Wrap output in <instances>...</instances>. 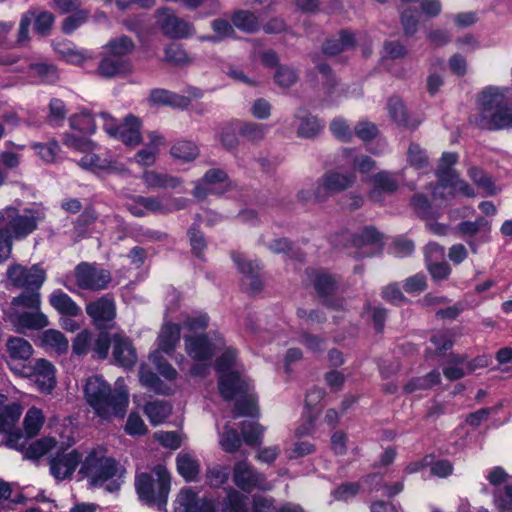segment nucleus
I'll use <instances>...</instances> for the list:
<instances>
[{
  "label": "nucleus",
  "mask_w": 512,
  "mask_h": 512,
  "mask_svg": "<svg viewBox=\"0 0 512 512\" xmlns=\"http://www.w3.org/2000/svg\"><path fill=\"white\" fill-rule=\"evenodd\" d=\"M237 351L226 348L216 361V370L219 374V391L227 400L236 399L234 415L258 416L256 396L250 379L236 362Z\"/></svg>",
  "instance_id": "obj_1"
},
{
  "label": "nucleus",
  "mask_w": 512,
  "mask_h": 512,
  "mask_svg": "<svg viewBox=\"0 0 512 512\" xmlns=\"http://www.w3.org/2000/svg\"><path fill=\"white\" fill-rule=\"evenodd\" d=\"M78 474L87 480L90 488H102L116 493L124 483L125 470L102 447L84 450L82 465Z\"/></svg>",
  "instance_id": "obj_2"
},
{
  "label": "nucleus",
  "mask_w": 512,
  "mask_h": 512,
  "mask_svg": "<svg viewBox=\"0 0 512 512\" xmlns=\"http://www.w3.org/2000/svg\"><path fill=\"white\" fill-rule=\"evenodd\" d=\"M87 403L102 419L123 417L129 403V392L123 379L116 380L114 388L98 375L89 377L84 386Z\"/></svg>",
  "instance_id": "obj_3"
},
{
  "label": "nucleus",
  "mask_w": 512,
  "mask_h": 512,
  "mask_svg": "<svg viewBox=\"0 0 512 512\" xmlns=\"http://www.w3.org/2000/svg\"><path fill=\"white\" fill-rule=\"evenodd\" d=\"M42 218L39 210H24L20 214L16 209L8 207L0 211V221L7 222L6 227L0 229V263L9 258L12 240L27 237L37 228Z\"/></svg>",
  "instance_id": "obj_4"
},
{
  "label": "nucleus",
  "mask_w": 512,
  "mask_h": 512,
  "mask_svg": "<svg viewBox=\"0 0 512 512\" xmlns=\"http://www.w3.org/2000/svg\"><path fill=\"white\" fill-rule=\"evenodd\" d=\"M170 487V473L162 464L154 466L149 472L137 474L135 478L139 500L160 511L166 510Z\"/></svg>",
  "instance_id": "obj_5"
},
{
  "label": "nucleus",
  "mask_w": 512,
  "mask_h": 512,
  "mask_svg": "<svg viewBox=\"0 0 512 512\" xmlns=\"http://www.w3.org/2000/svg\"><path fill=\"white\" fill-rule=\"evenodd\" d=\"M477 124L488 130L512 127V109L504 103V93L497 87H486L479 94Z\"/></svg>",
  "instance_id": "obj_6"
},
{
  "label": "nucleus",
  "mask_w": 512,
  "mask_h": 512,
  "mask_svg": "<svg viewBox=\"0 0 512 512\" xmlns=\"http://www.w3.org/2000/svg\"><path fill=\"white\" fill-rule=\"evenodd\" d=\"M456 153H443L437 169L439 184L433 191V204L441 206L443 201H447L450 196L462 194L467 197H474L475 193L465 181L460 179L452 166L457 162Z\"/></svg>",
  "instance_id": "obj_7"
},
{
  "label": "nucleus",
  "mask_w": 512,
  "mask_h": 512,
  "mask_svg": "<svg viewBox=\"0 0 512 512\" xmlns=\"http://www.w3.org/2000/svg\"><path fill=\"white\" fill-rule=\"evenodd\" d=\"M99 117L103 122V130L109 137L121 141L125 146L132 148L142 142V122L137 116L128 114L122 122H119L107 112L100 113Z\"/></svg>",
  "instance_id": "obj_8"
},
{
  "label": "nucleus",
  "mask_w": 512,
  "mask_h": 512,
  "mask_svg": "<svg viewBox=\"0 0 512 512\" xmlns=\"http://www.w3.org/2000/svg\"><path fill=\"white\" fill-rule=\"evenodd\" d=\"M111 281L110 272L97 264L81 262L72 275L66 277L64 285L73 291L72 285L82 290L98 291L107 288Z\"/></svg>",
  "instance_id": "obj_9"
},
{
  "label": "nucleus",
  "mask_w": 512,
  "mask_h": 512,
  "mask_svg": "<svg viewBox=\"0 0 512 512\" xmlns=\"http://www.w3.org/2000/svg\"><path fill=\"white\" fill-rule=\"evenodd\" d=\"M354 181L355 177L353 174L328 173L317 182L313 195H310L309 192L301 191L300 197L303 200H310L314 197L316 201H325L332 194L349 188Z\"/></svg>",
  "instance_id": "obj_10"
},
{
  "label": "nucleus",
  "mask_w": 512,
  "mask_h": 512,
  "mask_svg": "<svg viewBox=\"0 0 512 512\" xmlns=\"http://www.w3.org/2000/svg\"><path fill=\"white\" fill-rule=\"evenodd\" d=\"M8 365L15 374L34 377L35 385L43 393H50L56 385L55 368L45 359H37L33 366H24L21 369L13 366L11 362Z\"/></svg>",
  "instance_id": "obj_11"
},
{
  "label": "nucleus",
  "mask_w": 512,
  "mask_h": 512,
  "mask_svg": "<svg viewBox=\"0 0 512 512\" xmlns=\"http://www.w3.org/2000/svg\"><path fill=\"white\" fill-rule=\"evenodd\" d=\"M84 450L72 449L56 453L49 460V471L57 481L72 479L76 468L82 465Z\"/></svg>",
  "instance_id": "obj_12"
},
{
  "label": "nucleus",
  "mask_w": 512,
  "mask_h": 512,
  "mask_svg": "<svg viewBox=\"0 0 512 512\" xmlns=\"http://www.w3.org/2000/svg\"><path fill=\"white\" fill-rule=\"evenodd\" d=\"M224 348L225 343L220 336H194V375L202 374L209 366L211 357Z\"/></svg>",
  "instance_id": "obj_13"
},
{
  "label": "nucleus",
  "mask_w": 512,
  "mask_h": 512,
  "mask_svg": "<svg viewBox=\"0 0 512 512\" xmlns=\"http://www.w3.org/2000/svg\"><path fill=\"white\" fill-rule=\"evenodd\" d=\"M233 481L239 489L245 492H251L254 489L267 491L272 488L265 476L246 461H239L234 465Z\"/></svg>",
  "instance_id": "obj_14"
},
{
  "label": "nucleus",
  "mask_w": 512,
  "mask_h": 512,
  "mask_svg": "<svg viewBox=\"0 0 512 512\" xmlns=\"http://www.w3.org/2000/svg\"><path fill=\"white\" fill-rule=\"evenodd\" d=\"M7 277L14 286L34 291L43 285L46 273L37 265L30 268L13 265L7 270Z\"/></svg>",
  "instance_id": "obj_15"
},
{
  "label": "nucleus",
  "mask_w": 512,
  "mask_h": 512,
  "mask_svg": "<svg viewBox=\"0 0 512 512\" xmlns=\"http://www.w3.org/2000/svg\"><path fill=\"white\" fill-rule=\"evenodd\" d=\"M156 26L170 38H184L189 35L188 22L179 18L169 8H159L155 12Z\"/></svg>",
  "instance_id": "obj_16"
},
{
  "label": "nucleus",
  "mask_w": 512,
  "mask_h": 512,
  "mask_svg": "<svg viewBox=\"0 0 512 512\" xmlns=\"http://www.w3.org/2000/svg\"><path fill=\"white\" fill-rule=\"evenodd\" d=\"M13 316L17 320H46L40 311V296L38 293L22 294L11 302Z\"/></svg>",
  "instance_id": "obj_17"
},
{
  "label": "nucleus",
  "mask_w": 512,
  "mask_h": 512,
  "mask_svg": "<svg viewBox=\"0 0 512 512\" xmlns=\"http://www.w3.org/2000/svg\"><path fill=\"white\" fill-rule=\"evenodd\" d=\"M77 164L80 168L98 175L103 173L122 174L126 172L122 164L108 158H102L94 153L93 150L85 152Z\"/></svg>",
  "instance_id": "obj_18"
},
{
  "label": "nucleus",
  "mask_w": 512,
  "mask_h": 512,
  "mask_svg": "<svg viewBox=\"0 0 512 512\" xmlns=\"http://www.w3.org/2000/svg\"><path fill=\"white\" fill-rule=\"evenodd\" d=\"M230 188V181L225 172L217 169L208 171L194 191V197L209 194H223Z\"/></svg>",
  "instance_id": "obj_19"
},
{
  "label": "nucleus",
  "mask_w": 512,
  "mask_h": 512,
  "mask_svg": "<svg viewBox=\"0 0 512 512\" xmlns=\"http://www.w3.org/2000/svg\"><path fill=\"white\" fill-rule=\"evenodd\" d=\"M232 258L240 273L244 275L243 286L252 294L259 292L262 288V281L258 277L260 265L256 261L247 260L242 254L233 253Z\"/></svg>",
  "instance_id": "obj_20"
},
{
  "label": "nucleus",
  "mask_w": 512,
  "mask_h": 512,
  "mask_svg": "<svg viewBox=\"0 0 512 512\" xmlns=\"http://www.w3.org/2000/svg\"><path fill=\"white\" fill-rule=\"evenodd\" d=\"M131 60H122L102 51V57L97 67V74L104 78L124 77L131 73Z\"/></svg>",
  "instance_id": "obj_21"
},
{
  "label": "nucleus",
  "mask_w": 512,
  "mask_h": 512,
  "mask_svg": "<svg viewBox=\"0 0 512 512\" xmlns=\"http://www.w3.org/2000/svg\"><path fill=\"white\" fill-rule=\"evenodd\" d=\"M113 357L115 361L125 367L131 368L137 362V353L131 340L122 334L112 337Z\"/></svg>",
  "instance_id": "obj_22"
},
{
  "label": "nucleus",
  "mask_w": 512,
  "mask_h": 512,
  "mask_svg": "<svg viewBox=\"0 0 512 512\" xmlns=\"http://www.w3.org/2000/svg\"><path fill=\"white\" fill-rule=\"evenodd\" d=\"M147 102L151 107L171 106L186 108L190 104V99L163 88H155L150 91Z\"/></svg>",
  "instance_id": "obj_23"
},
{
  "label": "nucleus",
  "mask_w": 512,
  "mask_h": 512,
  "mask_svg": "<svg viewBox=\"0 0 512 512\" xmlns=\"http://www.w3.org/2000/svg\"><path fill=\"white\" fill-rule=\"evenodd\" d=\"M324 395H325V392L321 388H313L307 393L306 399H305V406L308 410L309 415H308L307 421L304 424L300 425L296 429L297 436L301 437V436L309 435L313 432V430H314L313 419L319 411L318 405L323 400Z\"/></svg>",
  "instance_id": "obj_24"
},
{
  "label": "nucleus",
  "mask_w": 512,
  "mask_h": 512,
  "mask_svg": "<svg viewBox=\"0 0 512 512\" xmlns=\"http://www.w3.org/2000/svg\"><path fill=\"white\" fill-rule=\"evenodd\" d=\"M370 181L372 188L369 197L375 202L382 200L383 193H392L398 188V181L395 176L386 171L375 174Z\"/></svg>",
  "instance_id": "obj_25"
},
{
  "label": "nucleus",
  "mask_w": 512,
  "mask_h": 512,
  "mask_svg": "<svg viewBox=\"0 0 512 512\" xmlns=\"http://www.w3.org/2000/svg\"><path fill=\"white\" fill-rule=\"evenodd\" d=\"M54 50L63 60L73 65H81L93 58L88 50L79 49L69 41L55 42Z\"/></svg>",
  "instance_id": "obj_26"
},
{
  "label": "nucleus",
  "mask_w": 512,
  "mask_h": 512,
  "mask_svg": "<svg viewBox=\"0 0 512 512\" xmlns=\"http://www.w3.org/2000/svg\"><path fill=\"white\" fill-rule=\"evenodd\" d=\"M180 336V326L177 323H165L157 338V351H159V354L163 352L167 355H172L176 345L180 342Z\"/></svg>",
  "instance_id": "obj_27"
},
{
  "label": "nucleus",
  "mask_w": 512,
  "mask_h": 512,
  "mask_svg": "<svg viewBox=\"0 0 512 512\" xmlns=\"http://www.w3.org/2000/svg\"><path fill=\"white\" fill-rule=\"evenodd\" d=\"M86 312L93 320H113L116 317V306L113 299L101 297L86 306Z\"/></svg>",
  "instance_id": "obj_28"
},
{
  "label": "nucleus",
  "mask_w": 512,
  "mask_h": 512,
  "mask_svg": "<svg viewBox=\"0 0 512 512\" xmlns=\"http://www.w3.org/2000/svg\"><path fill=\"white\" fill-rule=\"evenodd\" d=\"M313 285L325 305L333 307L334 304L330 301V298L335 296L338 291V284L335 279L327 273L317 272L314 276Z\"/></svg>",
  "instance_id": "obj_29"
},
{
  "label": "nucleus",
  "mask_w": 512,
  "mask_h": 512,
  "mask_svg": "<svg viewBox=\"0 0 512 512\" xmlns=\"http://www.w3.org/2000/svg\"><path fill=\"white\" fill-rule=\"evenodd\" d=\"M7 398L0 394V431L9 432L22 414V407L18 403L6 405Z\"/></svg>",
  "instance_id": "obj_30"
},
{
  "label": "nucleus",
  "mask_w": 512,
  "mask_h": 512,
  "mask_svg": "<svg viewBox=\"0 0 512 512\" xmlns=\"http://www.w3.org/2000/svg\"><path fill=\"white\" fill-rule=\"evenodd\" d=\"M139 379L143 386L157 394L169 395L173 393L172 386L165 384L153 371H151L145 365L140 367Z\"/></svg>",
  "instance_id": "obj_31"
},
{
  "label": "nucleus",
  "mask_w": 512,
  "mask_h": 512,
  "mask_svg": "<svg viewBox=\"0 0 512 512\" xmlns=\"http://www.w3.org/2000/svg\"><path fill=\"white\" fill-rule=\"evenodd\" d=\"M50 304L62 315L76 317L80 314V307L63 291L55 290L49 298Z\"/></svg>",
  "instance_id": "obj_32"
},
{
  "label": "nucleus",
  "mask_w": 512,
  "mask_h": 512,
  "mask_svg": "<svg viewBox=\"0 0 512 512\" xmlns=\"http://www.w3.org/2000/svg\"><path fill=\"white\" fill-rule=\"evenodd\" d=\"M39 344L45 349L53 350L57 353H64L68 349V340L58 330H45L38 335Z\"/></svg>",
  "instance_id": "obj_33"
},
{
  "label": "nucleus",
  "mask_w": 512,
  "mask_h": 512,
  "mask_svg": "<svg viewBox=\"0 0 512 512\" xmlns=\"http://www.w3.org/2000/svg\"><path fill=\"white\" fill-rule=\"evenodd\" d=\"M135 45L127 36L111 39L104 46L103 50L109 55L122 60H130L129 55L134 51Z\"/></svg>",
  "instance_id": "obj_34"
},
{
  "label": "nucleus",
  "mask_w": 512,
  "mask_h": 512,
  "mask_svg": "<svg viewBox=\"0 0 512 512\" xmlns=\"http://www.w3.org/2000/svg\"><path fill=\"white\" fill-rule=\"evenodd\" d=\"M295 118L299 121L297 134L300 137L312 138L322 129L320 121L315 116L310 115L304 110H299L295 115Z\"/></svg>",
  "instance_id": "obj_35"
},
{
  "label": "nucleus",
  "mask_w": 512,
  "mask_h": 512,
  "mask_svg": "<svg viewBox=\"0 0 512 512\" xmlns=\"http://www.w3.org/2000/svg\"><path fill=\"white\" fill-rule=\"evenodd\" d=\"M141 203L145 208L146 214L167 213L183 207L180 201H171L166 197H141Z\"/></svg>",
  "instance_id": "obj_36"
},
{
  "label": "nucleus",
  "mask_w": 512,
  "mask_h": 512,
  "mask_svg": "<svg viewBox=\"0 0 512 512\" xmlns=\"http://www.w3.org/2000/svg\"><path fill=\"white\" fill-rule=\"evenodd\" d=\"M172 407L167 401L154 400L144 406V413L154 426L162 424L171 414Z\"/></svg>",
  "instance_id": "obj_37"
},
{
  "label": "nucleus",
  "mask_w": 512,
  "mask_h": 512,
  "mask_svg": "<svg viewBox=\"0 0 512 512\" xmlns=\"http://www.w3.org/2000/svg\"><path fill=\"white\" fill-rule=\"evenodd\" d=\"M6 350L11 361L28 360L33 354V348L31 344L20 337H11L6 342Z\"/></svg>",
  "instance_id": "obj_38"
},
{
  "label": "nucleus",
  "mask_w": 512,
  "mask_h": 512,
  "mask_svg": "<svg viewBox=\"0 0 512 512\" xmlns=\"http://www.w3.org/2000/svg\"><path fill=\"white\" fill-rule=\"evenodd\" d=\"M466 356L451 354L443 368V374L446 379L455 381L463 378L467 373Z\"/></svg>",
  "instance_id": "obj_39"
},
{
  "label": "nucleus",
  "mask_w": 512,
  "mask_h": 512,
  "mask_svg": "<svg viewBox=\"0 0 512 512\" xmlns=\"http://www.w3.org/2000/svg\"><path fill=\"white\" fill-rule=\"evenodd\" d=\"M57 440L53 437H42L32 442L24 450V458L37 460L45 456L47 453L52 451L57 446Z\"/></svg>",
  "instance_id": "obj_40"
},
{
  "label": "nucleus",
  "mask_w": 512,
  "mask_h": 512,
  "mask_svg": "<svg viewBox=\"0 0 512 512\" xmlns=\"http://www.w3.org/2000/svg\"><path fill=\"white\" fill-rule=\"evenodd\" d=\"M381 239L382 235L375 228L366 227L354 237L353 242L357 247L375 246L364 253L365 256H369L379 249Z\"/></svg>",
  "instance_id": "obj_41"
},
{
  "label": "nucleus",
  "mask_w": 512,
  "mask_h": 512,
  "mask_svg": "<svg viewBox=\"0 0 512 512\" xmlns=\"http://www.w3.org/2000/svg\"><path fill=\"white\" fill-rule=\"evenodd\" d=\"M344 158L355 170L361 173H368L374 168V161L367 155L359 153L354 149H345Z\"/></svg>",
  "instance_id": "obj_42"
},
{
  "label": "nucleus",
  "mask_w": 512,
  "mask_h": 512,
  "mask_svg": "<svg viewBox=\"0 0 512 512\" xmlns=\"http://www.w3.org/2000/svg\"><path fill=\"white\" fill-rule=\"evenodd\" d=\"M231 21L238 29L252 33L258 29V18L251 12L246 10L235 11L231 17Z\"/></svg>",
  "instance_id": "obj_43"
},
{
  "label": "nucleus",
  "mask_w": 512,
  "mask_h": 512,
  "mask_svg": "<svg viewBox=\"0 0 512 512\" xmlns=\"http://www.w3.org/2000/svg\"><path fill=\"white\" fill-rule=\"evenodd\" d=\"M354 35L350 32L343 31L338 38L329 39L323 46L325 54L335 55L341 51L353 46Z\"/></svg>",
  "instance_id": "obj_44"
},
{
  "label": "nucleus",
  "mask_w": 512,
  "mask_h": 512,
  "mask_svg": "<svg viewBox=\"0 0 512 512\" xmlns=\"http://www.w3.org/2000/svg\"><path fill=\"white\" fill-rule=\"evenodd\" d=\"M388 112L392 120L398 125L412 127L418 124V122H410L404 104L399 98L393 97L389 100Z\"/></svg>",
  "instance_id": "obj_45"
},
{
  "label": "nucleus",
  "mask_w": 512,
  "mask_h": 512,
  "mask_svg": "<svg viewBox=\"0 0 512 512\" xmlns=\"http://www.w3.org/2000/svg\"><path fill=\"white\" fill-rule=\"evenodd\" d=\"M264 432L265 428L257 422L245 421L241 425L243 441L250 446L261 444Z\"/></svg>",
  "instance_id": "obj_46"
},
{
  "label": "nucleus",
  "mask_w": 512,
  "mask_h": 512,
  "mask_svg": "<svg viewBox=\"0 0 512 512\" xmlns=\"http://www.w3.org/2000/svg\"><path fill=\"white\" fill-rule=\"evenodd\" d=\"M142 179L147 186L152 188H173L179 184L177 179L155 171L144 172Z\"/></svg>",
  "instance_id": "obj_47"
},
{
  "label": "nucleus",
  "mask_w": 512,
  "mask_h": 512,
  "mask_svg": "<svg viewBox=\"0 0 512 512\" xmlns=\"http://www.w3.org/2000/svg\"><path fill=\"white\" fill-rule=\"evenodd\" d=\"M441 382V375L438 370H433L424 377L416 378L407 383L404 387L407 393L419 389H430Z\"/></svg>",
  "instance_id": "obj_48"
},
{
  "label": "nucleus",
  "mask_w": 512,
  "mask_h": 512,
  "mask_svg": "<svg viewBox=\"0 0 512 512\" xmlns=\"http://www.w3.org/2000/svg\"><path fill=\"white\" fill-rule=\"evenodd\" d=\"M44 423V416L40 409L30 408L24 418V430L28 437L35 436Z\"/></svg>",
  "instance_id": "obj_49"
},
{
  "label": "nucleus",
  "mask_w": 512,
  "mask_h": 512,
  "mask_svg": "<svg viewBox=\"0 0 512 512\" xmlns=\"http://www.w3.org/2000/svg\"><path fill=\"white\" fill-rule=\"evenodd\" d=\"M32 149L46 163H53L57 160L60 153V145L57 141H49L47 143H33Z\"/></svg>",
  "instance_id": "obj_50"
},
{
  "label": "nucleus",
  "mask_w": 512,
  "mask_h": 512,
  "mask_svg": "<svg viewBox=\"0 0 512 512\" xmlns=\"http://www.w3.org/2000/svg\"><path fill=\"white\" fill-rule=\"evenodd\" d=\"M70 127L86 134H93L96 131V124L93 116L83 111L70 118Z\"/></svg>",
  "instance_id": "obj_51"
},
{
  "label": "nucleus",
  "mask_w": 512,
  "mask_h": 512,
  "mask_svg": "<svg viewBox=\"0 0 512 512\" xmlns=\"http://www.w3.org/2000/svg\"><path fill=\"white\" fill-rule=\"evenodd\" d=\"M6 147L7 150L0 154L1 163L9 169L16 168L20 164V152L24 149V146L13 142H6Z\"/></svg>",
  "instance_id": "obj_52"
},
{
  "label": "nucleus",
  "mask_w": 512,
  "mask_h": 512,
  "mask_svg": "<svg viewBox=\"0 0 512 512\" xmlns=\"http://www.w3.org/2000/svg\"><path fill=\"white\" fill-rule=\"evenodd\" d=\"M63 144L72 150L82 153L92 151L96 147V144L90 139L85 137H78L71 133L64 134Z\"/></svg>",
  "instance_id": "obj_53"
},
{
  "label": "nucleus",
  "mask_w": 512,
  "mask_h": 512,
  "mask_svg": "<svg viewBox=\"0 0 512 512\" xmlns=\"http://www.w3.org/2000/svg\"><path fill=\"white\" fill-rule=\"evenodd\" d=\"M242 444L238 432L230 427H225V430L220 434V445L222 449L229 453L236 452Z\"/></svg>",
  "instance_id": "obj_54"
},
{
  "label": "nucleus",
  "mask_w": 512,
  "mask_h": 512,
  "mask_svg": "<svg viewBox=\"0 0 512 512\" xmlns=\"http://www.w3.org/2000/svg\"><path fill=\"white\" fill-rule=\"evenodd\" d=\"M431 347H428V351L434 350L437 356L443 355L447 350L453 346L452 337L448 332H438L434 334L430 339Z\"/></svg>",
  "instance_id": "obj_55"
},
{
  "label": "nucleus",
  "mask_w": 512,
  "mask_h": 512,
  "mask_svg": "<svg viewBox=\"0 0 512 512\" xmlns=\"http://www.w3.org/2000/svg\"><path fill=\"white\" fill-rule=\"evenodd\" d=\"M30 69L42 82L53 83L58 79L57 69L51 64L34 63L30 65Z\"/></svg>",
  "instance_id": "obj_56"
},
{
  "label": "nucleus",
  "mask_w": 512,
  "mask_h": 512,
  "mask_svg": "<svg viewBox=\"0 0 512 512\" xmlns=\"http://www.w3.org/2000/svg\"><path fill=\"white\" fill-rule=\"evenodd\" d=\"M173 512H192V488L179 490L173 501Z\"/></svg>",
  "instance_id": "obj_57"
},
{
  "label": "nucleus",
  "mask_w": 512,
  "mask_h": 512,
  "mask_svg": "<svg viewBox=\"0 0 512 512\" xmlns=\"http://www.w3.org/2000/svg\"><path fill=\"white\" fill-rule=\"evenodd\" d=\"M125 432L131 436H142L148 432V428L141 416L135 412H132L128 416L125 425Z\"/></svg>",
  "instance_id": "obj_58"
},
{
  "label": "nucleus",
  "mask_w": 512,
  "mask_h": 512,
  "mask_svg": "<svg viewBox=\"0 0 512 512\" xmlns=\"http://www.w3.org/2000/svg\"><path fill=\"white\" fill-rule=\"evenodd\" d=\"M176 470L185 481H192V455L189 452H181L177 455Z\"/></svg>",
  "instance_id": "obj_59"
},
{
  "label": "nucleus",
  "mask_w": 512,
  "mask_h": 512,
  "mask_svg": "<svg viewBox=\"0 0 512 512\" xmlns=\"http://www.w3.org/2000/svg\"><path fill=\"white\" fill-rule=\"evenodd\" d=\"M94 338V332L88 330H83L82 332H80L73 342L74 353L79 355L86 354L89 351V349L92 348Z\"/></svg>",
  "instance_id": "obj_60"
},
{
  "label": "nucleus",
  "mask_w": 512,
  "mask_h": 512,
  "mask_svg": "<svg viewBox=\"0 0 512 512\" xmlns=\"http://www.w3.org/2000/svg\"><path fill=\"white\" fill-rule=\"evenodd\" d=\"M94 343L92 346V350L96 353V355L101 358L105 359L108 356L109 347L112 343V338L108 335L107 332L104 331H97L95 333Z\"/></svg>",
  "instance_id": "obj_61"
},
{
  "label": "nucleus",
  "mask_w": 512,
  "mask_h": 512,
  "mask_svg": "<svg viewBox=\"0 0 512 512\" xmlns=\"http://www.w3.org/2000/svg\"><path fill=\"white\" fill-rule=\"evenodd\" d=\"M275 81L281 87H290L297 79L298 75L295 70L287 66H279L275 73Z\"/></svg>",
  "instance_id": "obj_62"
},
{
  "label": "nucleus",
  "mask_w": 512,
  "mask_h": 512,
  "mask_svg": "<svg viewBox=\"0 0 512 512\" xmlns=\"http://www.w3.org/2000/svg\"><path fill=\"white\" fill-rule=\"evenodd\" d=\"M408 162L416 169L424 168L428 158L424 150L417 144H411L408 149Z\"/></svg>",
  "instance_id": "obj_63"
},
{
  "label": "nucleus",
  "mask_w": 512,
  "mask_h": 512,
  "mask_svg": "<svg viewBox=\"0 0 512 512\" xmlns=\"http://www.w3.org/2000/svg\"><path fill=\"white\" fill-rule=\"evenodd\" d=\"M239 133L249 140H260L265 135V126L257 123L245 122L239 126Z\"/></svg>",
  "instance_id": "obj_64"
}]
</instances>
